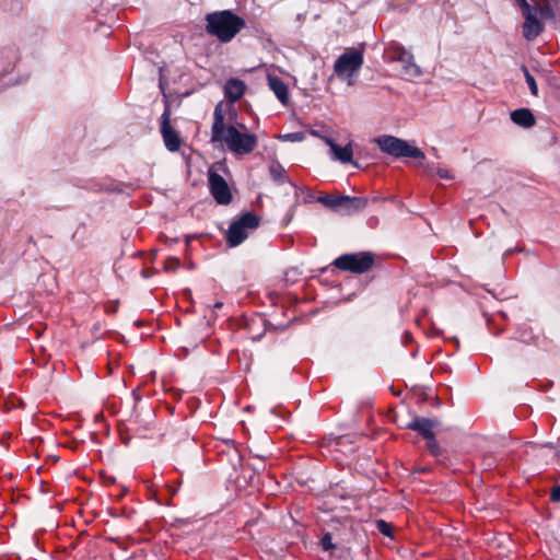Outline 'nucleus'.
I'll return each mask as SVG.
<instances>
[{"label": "nucleus", "instance_id": "obj_27", "mask_svg": "<svg viewBox=\"0 0 560 560\" xmlns=\"http://www.w3.org/2000/svg\"><path fill=\"white\" fill-rule=\"evenodd\" d=\"M222 306H223V303H222V302H217V303H214V305H213V310H219V308H221Z\"/></svg>", "mask_w": 560, "mask_h": 560}, {"label": "nucleus", "instance_id": "obj_17", "mask_svg": "<svg viewBox=\"0 0 560 560\" xmlns=\"http://www.w3.org/2000/svg\"><path fill=\"white\" fill-rule=\"evenodd\" d=\"M269 173H270L271 178L278 184H283L285 182H289L285 170L282 167V165H280L277 162L272 163L269 166Z\"/></svg>", "mask_w": 560, "mask_h": 560}, {"label": "nucleus", "instance_id": "obj_13", "mask_svg": "<svg viewBox=\"0 0 560 560\" xmlns=\"http://www.w3.org/2000/svg\"><path fill=\"white\" fill-rule=\"evenodd\" d=\"M368 206L364 197L338 196V210L345 214H351L363 210Z\"/></svg>", "mask_w": 560, "mask_h": 560}, {"label": "nucleus", "instance_id": "obj_7", "mask_svg": "<svg viewBox=\"0 0 560 560\" xmlns=\"http://www.w3.org/2000/svg\"><path fill=\"white\" fill-rule=\"evenodd\" d=\"M260 219L258 215L246 212L237 220L233 221L226 233V241L231 247L238 246L248 236V231H253L259 226Z\"/></svg>", "mask_w": 560, "mask_h": 560}, {"label": "nucleus", "instance_id": "obj_16", "mask_svg": "<svg viewBox=\"0 0 560 560\" xmlns=\"http://www.w3.org/2000/svg\"><path fill=\"white\" fill-rule=\"evenodd\" d=\"M511 120L523 128H529L535 125V117L528 108L513 110L511 113Z\"/></svg>", "mask_w": 560, "mask_h": 560}, {"label": "nucleus", "instance_id": "obj_18", "mask_svg": "<svg viewBox=\"0 0 560 560\" xmlns=\"http://www.w3.org/2000/svg\"><path fill=\"white\" fill-rule=\"evenodd\" d=\"M522 71L524 72L525 80H526V83L528 84L530 93L533 95L537 96L538 95V86H537L535 78L529 73L528 69L525 66L522 67Z\"/></svg>", "mask_w": 560, "mask_h": 560}, {"label": "nucleus", "instance_id": "obj_22", "mask_svg": "<svg viewBox=\"0 0 560 560\" xmlns=\"http://www.w3.org/2000/svg\"><path fill=\"white\" fill-rule=\"evenodd\" d=\"M180 266V261L175 257H168L164 262L166 271H176Z\"/></svg>", "mask_w": 560, "mask_h": 560}, {"label": "nucleus", "instance_id": "obj_15", "mask_svg": "<svg viewBox=\"0 0 560 560\" xmlns=\"http://www.w3.org/2000/svg\"><path fill=\"white\" fill-rule=\"evenodd\" d=\"M268 84L278 100L283 105H285L289 101V91L287 84L278 77H268Z\"/></svg>", "mask_w": 560, "mask_h": 560}, {"label": "nucleus", "instance_id": "obj_9", "mask_svg": "<svg viewBox=\"0 0 560 560\" xmlns=\"http://www.w3.org/2000/svg\"><path fill=\"white\" fill-rule=\"evenodd\" d=\"M392 60L399 61L402 65L404 73L412 78H418L422 71L413 61V55L400 45H395L389 49Z\"/></svg>", "mask_w": 560, "mask_h": 560}, {"label": "nucleus", "instance_id": "obj_21", "mask_svg": "<svg viewBox=\"0 0 560 560\" xmlns=\"http://www.w3.org/2000/svg\"><path fill=\"white\" fill-rule=\"evenodd\" d=\"M319 545L324 551H332L337 548V545L332 542L330 533H325L322 536Z\"/></svg>", "mask_w": 560, "mask_h": 560}, {"label": "nucleus", "instance_id": "obj_20", "mask_svg": "<svg viewBox=\"0 0 560 560\" xmlns=\"http://www.w3.org/2000/svg\"><path fill=\"white\" fill-rule=\"evenodd\" d=\"M317 200L327 208H330L335 211L338 210V196L325 195L319 197Z\"/></svg>", "mask_w": 560, "mask_h": 560}, {"label": "nucleus", "instance_id": "obj_1", "mask_svg": "<svg viewBox=\"0 0 560 560\" xmlns=\"http://www.w3.org/2000/svg\"><path fill=\"white\" fill-rule=\"evenodd\" d=\"M229 118L225 117V108L222 102L218 103L213 112V122L211 127V142H220L226 148L240 155L252 153L258 143V138L254 133L247 132V128L243 124H238L236 128L231 119L236 116L233 108H226Z\"/></svg>", "mask_w": 560, "mask_h": 560}, {"label": "nucleus", "instance_id": "obj_3", "mask_svg": "<svg viewBox=\"0 0 560 560\" xmlns=\"http://www.w3.org/2000/svg\"><path fill=\"white\" fill-rule=\"evenodd\" d=\"M206 22L207 33L215 36L221 43L231 42L245 26L244 19L230 10L208 13Z\"/></svg>", "mask_w": 560, "mask_h": 560}, {"label": "nucleus", "instance_id": "obj_5", "mask_svg": "<svg viewBox=\"0 0 560 560\" xmlns=\"http://www.w3.org/2000/svg\"><path fill=\"white\" fill-rule=\"evenodd\" d=\"M381 151L387 153L394 158H412V159H424V153L410 145L407 141L399 139L394 136H381L374 139Z\"/></svg>", "mask_w": 560, "mask_h": 560}, {"label": "nucleus", "instance_id": "obj_14", "mask_svg": "<svg viewBox=\"0 0 560 560\" xmlns=\"http://www.w3.org/2000/svg\"><path fill=\"white\" fill-rule=\"evenodd\" d=\"M246 85L242 80L238 79H230L226 81L224 85V94L225 97L234 103L238 101L245 93Z\"/></svg>", "mask_w": 560, "mask_h": 560}, {"label": "nucleus", "instance_id": "obj_25", "mask_svg": "<svg viewBox=\"0 0 560 560\" xmlns=\"http://www.w3.org/2000/svg\"><path fill=\"white\" fill-rule=\"evenodd\" d=\"M436 174H438L439 177L444 178V179H451L452 178V175L450 174V172L447 170L438 168L436 170Z\"/></svg>", "mask_w": 560, "mask_h": 560}, {"label": "nucleus", "instance_id": "obj_11", "mask_svg": "<svg viewBox=\"0 0 560 560\" xmlns=\"http://www.w3.org/2000/svg\"><path fill=\"white\" fill-rule=\"evenodd\" d=\"M323 140L330 148V151L336 161H339L340 163H343V164L351 163L355 167H359L358 163L352 161V155H353L352 141H350L347 145L341 148L329 137H323Z\"/></svg>", "mask_w": 560, "mask_h": 560}, {"label": "nucleus", "instance_id": "obj_28", "mask_svg": "<svg viewBox=\"0 0 560 560\" xmlns=\"http://www.w3.org/2000/svg\"><path fill=\"white\" fill-rule=\"evenodd\" d=\"M425 171H427L428 173L432 174V173L434 172V167H433V166H431V165H427V166H425Z\"/></svg>", "mask_w": 560, "mask_h": 560}, {"label": "nucleus", "instance_id": "obj_26", "mask_svg": "<svg viewBox=\"0 0 560 560\" xmlns=\"http://www.w3.org/2000/svg\"><path fill=\"white\" fill-rule=\"evenodd\" d=\"M285 138H289L291 140H296V139H300L299 135L298 133H289V135H285L284 136Z\"/></svg>", "mask_w": 560, "mask_h": 560}, {"label": "nucleus", "instance_id": "obj_12", "mask_svg": "<svg viewBox=\"0 0 560 560\" xmlns=\"http://www.w3.org/2000/svg\"><path fill=\"white\" fill-rule=\"evenodd\" d=\"M438 427V421L434 419L415 417L407 423L406 428L418 432L423 439L428 440L434 436V429Z\"/></svg>", "mask_w": 560, "mask_h": 560}, {"label": "nucleus", "instance_id": "obj_23", "mask_svg": "<svg viewBox=\"0 0 560 560\" xmlns=\"http://www.w3.org/2000/svg\"><path fill=\"white\" fill-rule=\"evenodd\" d=\"M376 528L380 533H382L383 535L385 536H390L392 535V526L389 523L383 521V520H378L376 521Z\"/></svg>", "mask_w": 560, "mask_h": 560}, {"label": "nucleus", "instance_id": "obj_10", "mask_svg": "<svg viewBox=\"0 0 560 560\" xmlns=\"http://www.w3.org/2000/svg\"><path fill=\"white\" fill-rule=\"evenodd\" d=\"M161 135L166 149L171 152L179 150L182 140L177 131L171 126V112L170 108H165L161 116Z\"/></svg>", "mask_w": 560, "mask_h": 560}, {"label": "nucleus", "instance_id": "obj_19", "mask_svg": "<svg viewBox=\"0 0 560 560\" xmlns=\"http://www.w3.org/2000/svg\"><path fill=\"white\" fill-rule=\"evenodd\" d=\"M427 447L432 456L439 458L442 456L443 451L435 440V435L427 440Z\"/></svg>", "mask_w": 560, "mask_h": 560}, {"label": "nucleus", "instance_id": "obj_24", "mask_svg": "<svg viewBox=\"0 0 560 560\" xmlns=\"http://www.w3.org/2000/svg\"><path fill=\"white\" fill-rule=\"evenodd\" d=\"M550 499L553 502H559L560 501V487L559 486L552 488L551 493H550Z\"/></svg>", "mask_w": 560, "mask_h": 560}, {"label": "nucleus", "instance_id": "obj_6", "mask_svg": "<svg viewBox=\"0 0 560 560\" xmlns=\"http://www.w3.org/2000/svg\"><path fill=\"white\" fill-rule=\"evenodd\" d=\"M374 265V255L370 252L349 253L337 257L332 266L342 271L364 273Z\"/></svg>", "mask_w": 560, "mask_h": 560}, {"label": "nucleus", "instance_id": "obj_8", "mask_svg": "<svg viewBox=\"0 0 560 560\" xmlns=\"http://www.w3.org/2000/svg\"><path fill=\"white\" fill-rule=\"evenodd\" d=\"M209 189L219 205H229L232 201V194L226 180L218 173L209 171Z\"/></svg>", "mask_w": 560, "mask_h": 560}, {"label": "nucleus", "instance_id": "obj_2", "mask_svg": "<svg viewBox=\"0 0 560 560\" xmlns=\"http://www.w3.org/2000/svg\"><path fill=\"white\" fill-rule=\"evenodd\" d=\"M559 0H541L539 4H530L527 0H513L518 7L524 22L522 24V35L526 40L536 39L545 30L544 20H555L556 12L553 3Z\"/></svg>", "mask_w": 560, "mask_h": 560}, {"label": "nucleus", "instance_id": "obj_4", "mask_svg": "<svg viewBox=\"0 0 560 560\" xmlns=\"http://www.w3.org/2000/svg\"><path fill=\"white\" fill-rule=\"evenodd\" d=\"M363 65V52L355 48L347 49L334 63V73L340 79L347 81L348 85L354 84V77Z\"/></svg>", "mask_w": 560, "mask_h": 560}]
</instances>
